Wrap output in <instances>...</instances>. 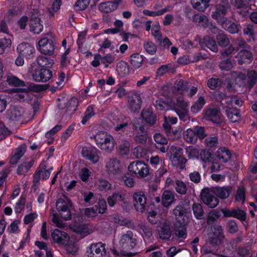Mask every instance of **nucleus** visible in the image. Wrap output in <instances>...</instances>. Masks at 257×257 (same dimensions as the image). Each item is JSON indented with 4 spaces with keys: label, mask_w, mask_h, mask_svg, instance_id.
<instances>
[{
    "label": "nucleus",
    "mask_w": 257,
    "mask_h": 257,
    "mask_svg": "<svg viewBox=\"0 0 257 257\" xmlns=\"http://www.w3.org/2000/svg\"><path fill=\"white\" fill-rule=\"evenodd\" d=\"M176 221L174 223L175 235L179 238L185 239L187 237L186 226L189 218L187 210L180 205L177 206L173 210Z\"/></svg>",
    "instance_id": "f257e3e1"
},
{
    "label": "nucleus",
    "mask_w": 257,
    "mask_h": 257,
    "mask_svg": "<svg viewBox=\"0 0 257 257\" xmlns=\"http://www.w3.org/2000/svg\"><path fill=\"white\" fill-rule=\"evenodd\" d=\"M94 138L97 146L106 152H111L114 147L115 142L113 137L105 132H99Z\"/></svg>",
    "instance_id": "f03ea898"
},
{
    "label": "nucleus",
    "mask_w": 257,
    "mask_h": 257,
    "mask_svg": "<svg viewBox=\"0 0 257 257\" xmlns=\"http://www.w3.org/2000/svg\"><path fill=\"white\" fill-rule=\"evenodd\" d=\"M237 79L241 83L242 87L250 90L257 83V72L253 70H249L246 74L239 72Z\"/></svg>",
    "instance_id": "7ed1b4c3"
},
{
    "label": "nucleus",
    "mask_w": 257,
    "mask_h": 257,
    "mask_svg": "<svg viewBox=\"0 0 257 257\" xmlns=\"http://www.w3.org/2000/svg\"><path fill=\"white\" fill-rule=\"evenodd\" d=\"M72 203L68 198L65 199L59 198L56 202V209L59 213L61 217L65 220H69L71 218V213L70 207H72Z\"/></svg>",
    "instance_id": "20e7f679"
},
{
    "label": "nucleus",
    "mask_w": 257,
    "mask_h": 257,
    "mask_svg": "<svg viewBox=\"0 0 257 257\" xmlns=\"http://www.w3.org/2000/svg\"><path fill=\"white\" fill-rule=\"evenodd\" d=\"M181 120L186 121L189 117L188 102L183 99L177 98L173 107Z\"/></svg>",
    "instance_id": "39448f33"
},
{
    "label": "nucleus",
    "mask_w": 257,
    "mask_h": 257,
    "mask_svg": "<svg viewBox=\"0 0 257 257\" xmlns=\"http://www.w3.org/2000/svg\"><path fill=\"white\" fill-rule=\"evenodd\" d=\"M88 257H109L105 244L99 242L91 244L86 251Z\"/></svg>",
    "instance_id": "423d86ee"
},
{
    "label": "nucleus",
    "mask_w": 257,
    "mask_h": 257,
    "mask_svg": "<svg viewBox=\"0 0 257 257\" xmlns=\"http://www.w3.org/2000/svg\"><path fill=\"white\" fill-rule=\"evenodd\" d=\"M72 230L84 237L96 231L98 229L97 225L86 223L76 224L71 227Z\"/></svg>",
    "instance_id": "0eeeda50"
},
{
    "label": "nucleus",
    "mask_w": 257,
    "mask_h": 257,
    "mask_svg": "<svg viewBox=\"0 0 257 257\" xmlns=\"http://www.w3.org/2000/svg\"><path fill=\"white\" fill-rule=\"evenodd\" d=\"M200 197L203 202L210 208L216 207L219 204L218 199L210 192L208 187L202 189Z\"/></svg>",
    "instance_id": "6e6552de"
},
{
    "label": "nucleus",
    "mask_w": 257,
    "mask_h": 257,
    "mask_svg": "<svg viewBox=\"0 0 257 257\" xmlns=\"http://www.w3.org/2000/svg\"><path fill=\"white\" fill-rule=\"evenodd\" d=\"M128 108L133 112H138L141 108L142 100L137 92L130 94L127 97Z\"/></svg>",
    "instance_id": "1a4fd4ad"
},
{
    "label": "nucleus",
    "mask_w": 257,
    "mask_h": 257,
    "mask_svg": "<svg viewBox=\"0 0 257 257\" xmlns=\"http://www.w3.org/2000/svg\"><path fill=\"white\" fill-rule=\"evenodd\" d=\"M119 243L123 249L131 250L136 245L137 240L134 237L133 232L131 231H127L122 235Z\"/></svg>",
    "instance_id": "9d476101"
},
{
    "label": "nucleus",
    "mask_w": 257,
    "mask_h": 257,
    "mask_svg": "<svg viewBox=\"0 0 257 257\" xmlns=\"http://www.w3.org/2000/svg\"><path fill=\"white\" fill-rule=\"evenodd\" d=\"M228 9V5L227 4H218L215 6V10L212 12V18L215 20L218 23H222L227 18L225 17Z\"/></svg>",
    "instance_id": "9b49d317"
},
{
    "label": "nucleus",
    "mask_w": 257,
    "mask_h": 257,
    "mask_svg": "<svg viewBox=\"0 0 257 257\" xmlns=\"http://www.w3.org/2000/svg\"><path fill=\"white\" fill-rule=\"evenodd\" d=\"M224 238L222 227L217 225L214 226L212 233L209 235V242L212 246H216L221 243Z\"/></svg>",
    "instance_id": "f8f14e48"
},
{
    "label": "nucleus",
    "mask_w": 257,
    "mask_h": 257,
    "mask_svg": "<svg viewBox=\"0 0 257 257\" xmlns=\"http://www.w3.org/2000/svg\"><path fill=\"white\" fill-rule=\"evenodd\" d=\"M51 237L55 243L62 246L66 245L70 239V237L66 232L57 229L52 232Z\"/></svg>",
    "instance_id": "ddd939ff"
},
{
    "label": "nucleus",
    "mask_w": 257,
    "mask_h": 257,
    "mask_svg": "<svg viewBox=\"0 0 257 257\" xmlns=\"http://www.w3.org/2000/svg\"><path fill=\"white\" fill-rule=\"evenodd\" d=\"M38 49L42 54L51 55L55 49L53 42L46 38H42L38 42Z\"/></svg>",
    "instance_id": "4468645a"
},
{
    "label": "nucleus",
    "mask_w": 257,
    "mask_h": 257,
    "mask_svg": "<svg viewBox=\"0 0 257 257\" xmlns=\"http://www.w3.org/2000/svg\"><path fill=\"white\" fill-rule=\"evenodd\" d=\"M99 152L95 148L91 147H83L82 149L81 154L82 156L95 164L99 161Z\"/></svg>",
    "instance_id": "2eb2a0df"
},
{
    "label": "nucleus",
    "mask_w": 257,
    "mask_h": 257,
    "mask_svg": "<svg viewBox=\"0 0 257 257\" xmlns=\"http://www.w3.org/2000/svg\"><path fill=\"white\" fill-rule=\"evenodd\" d=\"M128 170L138 178H142L144 177L145 163L142 161H134L128 165Z\"/></svg>",
    "instance_id": "dca6fc26"
},
{
    "label": "nucleus",
    "mask_w": 257,
    "mask_h": 257,
    "mask_svg": "<svg viewBox=\"0 0 257 257\" xmlns=\"http://www.w3.org/2000/svg\"><path fill=\"white\" fill-rule=\"evenodd\" d=\"M162 89L163 94L165 99L163 100L162 98H160L157 100L156 101V107L157 109L160 110H165L171 99L172 94L171 92L169 91V88L167 86H164Z\"/></svg>",
    "instance_id": "f3484780"
},
{
    "label": "nucleus",
    "mask_w": 257,
    "mask_h": 257,
    "mask_svg": "<svg viewBox=\"0 0 257 257\" xmlns=\"http://www.w3.org/2000/svg\"><path fill=\"white\" fill-rule=\"evenodd\" d=\"M24 108L20 106H11L7 110V117L14 121L20 120L24 116Z\"/></svg>",
    "instance_id": "a211bd4d"
},
{
    "label": "nucleus",
    "mask_w": 257,
    "mask_h": 257,
    "mask_svg": "<svg viewBox=\"0 0 257 257\" xmlns=\"http://www.w3.org/2000/svg\"><path fill=\"white\" fill-rule=\"evenodd\" d=\"M17 50L20 56L28 59L32 58L35 52L34 47L27 43H23L19 44Z\"/></svg>",
    "instance_id": "6ab92c4d"
},
{
    "label": "nucleus",
    "mask_w": 257,
    "mask_h": 257,
    "mask_svg": "<svg viewBox=\"0 0 257 257\" xmlns=\"http://www.w3.org/2000/svg\"><path fill=\"white\" fill-rule=\"evenodd\" d=\"M157 230L160 238L163 240H169L172 234L170 224L167 221L160 222Z\"/></svg>",
    "instance_id": "aec40b11"
},
{
    "label": "nucleus",
    "mask_w": 257,
    "mask_h": 257,
    "mask_svg": "<svg viewBox=\"0 0 257 257\" xmlns=\"http://www.w3.org/2000/svg\"><path fill=\"white\" fill-rule=\"evenodd\" d=\"M220 114V111L216 108H208L205 111L204 117L206 120L219 125L222 122Z\"/></svg>",
    "instance_id": "412c9836"
},
{
    "label": "nucleus",
    "mask_w": 257,
    "mask_h": 257,
    "mask_svg": "<svg viewBox=\"0 0 257 257\" xmlns=\"http://www.w3.org/2000/svg\"><path fill=\"white\" fill-rule=\"evenodd\" d=\"M222 213L225 217H234L241 221H244L246 219V212L239 208L233 209H225L222 210Z\"/></svg>",
    "instance_id": "4be33fe9"
},
{
    "label": "nucleus",
    "mask_w": 257,
    "mask_h": 257,
    "mask_svg": "<svg viewBox=\"0 0 257 257\" xmlns=\"http://www.w3.org/2000/svg\"><path fill=\"white\" fill-rule=\"evenodd\" d=\"M122 0H113L101 3L98 5L100 11L104 13H109L116 10Z\"/></svg>",
    "instance_id": "5701e85b"
},
{
    "label": "nucleus",
    "mask_w": 257,
    "mask_h": 257,
    "mask_svg": "<svg viewBox=\"0 0 257 257\" xmlns=\"http://www.w3.org/2000/svg\"><path fill=\"white\" fill-rule=\"evenodd\" d=\"M145 193L138 191L134 193L133 195L134 206L136 210L140 212L145 211Z\"/></svg>",
    "instance_id": "b1692460"
},
{
    "label": "nucleus",
    "mask_w": 257,
    "mask_h": 257,
    "mask_svg": "<svg viewBox=\"0 0 257 257\" xmlns=\"http://www.w3.org/2000/svg\"><path fill=\"white\" fill-rule=\"evenodd\" d=\"M52 76V72L47 69H41L35 70L33 74V78L38 82H46L50 80Z\"/></svg>",
    "instance_id": "393cba45"
},
{
    "label": "nucleus",
    "mask_w": 257,
    "mask_h": 257,
    "mask_svg": "<svg viewBox=\"0 0 257 257\" xmlns=\"http://www.w3.org/2000/svg\"><path fill=\"white\" fill-rule=\"evenodd\" d=\"M130 122V119L123 115L116 116L112 120L114 129L116 131L124 130Z\"/></svg>",
    "instance_id": "a878e982"
},
{
    "label": "nucleus",
    "mask_w": 257,
    "mask_h": 257,
    "mask_svg": "<svg viewBox=\"0 0 257 257\" xmlns=\"http://www.w3.org/2000/svg\"><path fill=\"white\" fill-rule=\"evenodd\" d=\"M232 191V187L229 185L217 186L214 188V193L216 196L223 200L227 199L231 194Z\"/></svg>",
    "instance_id": "bb28decb"
},
{
    "label": "nucleus",
    "mask_w": 257,
    "mask_h": 257,
    "mask_svg": "<svg viewBox=\"0 0 257 257\" xmlns=\"http://www.w3.org/2000/svg\"><path fill=\"white\" fill-rule=\"evenodd\" d=\"M201 47H206L213 52L218 51V46L214 39L210 36H205L199 42Z\"/></svg>",
    "instance_id": "cd10ccee"
},
{
    "label": "nucleus",
    "mask_w": 257,
    "mask_h": 257,
    "mask_svg": "<svg viewBox=\"0 0 257 257\" xmlns=\"http://www.w3.org/2000/svg\"><path fill=\"white\" fill-rule=\"evenodd\" d=\"M220 24L223 29L232 34L238 33L241 28L240 24H236L228 19Z\"/></svg>",
    "instance_id": "c85d7f7f"
},
{
    "label": "nucleus",
    "mask_w": 257,
    "mask_h": 257,
    "mask_svg": "<svg viewBox=\"0 0 257 257\" xmlns=\"http://www.w3.org/2000/svg\"><path fill=\"white\" fill-rule=\"evenodd\" d=\"M211 31L214 34H217L216 39L218 45L221 47H226L229 43V40L226 35L220 33L219 29L216 26H213Z\"/></svg>",
    "instance_id": "c756f323"
},
{
    "label": "nucleus",
    "mask_w": 257,
    "mask_h": 257,
    "mask_svg": "<svg viewBox=\"0 0 257 257\" xmlns=\"http://www.w3.org/2000/svg\"><path fill=\"white\" fill-rule=\"evenodd\" d=\"M106 168L109 174L115 175L121 172L120 162L116 159L109 160L106 164Z\"/></svg>",
    "instance_id": "7c9ffc66"
},
{
    "label": "nucleus",
    "mask_w": 257,
    "mask_h": 257,
    "mask_svg": "<svg viewBox=\"0 0 257 257\" xmlns=\"http://www.w3.org/2000/svg\"><path fill=\"white\" fill-rule=\"evenodd\" d=\"M236 57L239 65L249 63L252 60V54L249 51L242 50L239 52Z\"/></svg>",
    "instance_id": "2f4dec72"
},
{
    "label": "nucleus",
    "mask_w": 257,
    "mask_h": 257,
    "mask_svg": "<svg viewBox=\"0 0 257 257\" xmlns=\"http://www.w3.org/2000/svg\"><path fill=\"white\" fill-rule=\"evenodd\" d=\"M175 196L173 192L170 190H165L162 195V204L165 208H169L173 203Z\"/></svg>",
    "instance_id": "473e14b6"
},
{
    "label": "nucleus",
    "mask_w": 257,
    "mask_h": 257,
    "mask_svg": "<svg viewBox=\"0 0 257 257\" xmlns=\"http://www.w3.org/2000/svg\"><path fill=\"white\" fill-rule=\"evenodd\" d=\"M30 30L35 34L40 33L43 29V25L41 24V20L38 17H33L30 20Z\"/></svg>",
    "instance_id": "72a5a7b5"
},
{
    "label": "nucleus",
    "mask_w": 257,
    "mask_h": 257,
    "mask_svg": "<svg viewBox=\"0 0 257 257\" xmlns=\"http://www.w3.org/2000/svg\"><path fill=\"white\" fill-rule=\"evenodd\" d=\"M243 34L244 36L248 38L249 40L247 39L248 41H250L251 40L254 41L257 32L255 31L254 26L249 24L246 25L243 28Z\"/></svg>",
    "instance_id": "f704fd0d"
},
{
    "label": "nucleus",
    "mask_w": 257,
    "mask_h": 257,
    "mask_svg": "<svg viewBox=\"0 0 257 257\" xmlns=\"http://www.w3.org/2000/svg\"><path fill=\"white\" fill-rule=\"evenodd\" d=\"M206 103L205 100L203 96H200L198 99L193 103L191 106L190 111L193 114L198 113L203 107Z\"/></svg>",
    "instance_id": "c9c22d12"
},
{
    "label": "nucleus",
    "mask_w": 257,
    "mask_h": 257,
    "mask_svg": "<svg viewBox=\"0 0 257 257\" xmlns=\"http://www.w3.org/2000/svg\"><path fill=\"white\" fill-rule=\"evenodd\" d=\"M189 84V82L181 79L176 81L174 83V88L178 93H182L183 91H188Z\"/></svg>",
    "instance_id": "e433bc0d"
},
{
    "label": "nucleus",
    "mask_w": 257,
    "mask_h": 257,
    "mask_svg": "<svg viewBox=\"0 0 257 257\" xmlns=\"http://www.w3.org/2000/svg\"><path fill=\"white\" fill-rule=\"evenodd\" d=\"M34 162V160H31L30 162H26L21 163L18 166L17 168V174L20 175H25L33 165Z\"/></svg>",
    "instance_id": "4c0bfd02"
},
{
    "label": "nucleus",
    "mask_w": 257,
    "mask_h": 257,
    "mask_svg": "<svg viewBox=\"0 0 257 257\" xmlns=\"http://www.w3.org/2000/svg\"><path fill=\"white\" fill-rule=\"evenodd\" d=\"M183 149L173 146L169 149L170 159L172 162H174L178 158L183 156Z\"/></svg>",
    "instance_id": "58836bf2"
},
{
    "label": "nucleus",
    "mask_w": 257,
    "mask_h": 257,
    "mask_svg": "<svg viewBox=\"0 0 257 257\" xmlns=\"http://www.w3.org/2000/svg\"><path fill=\"white\" fill-rule=\"evenodd\" d=\"M209 2L206 0H191V3L193 7L200 12H204L209 7Z\"/></svg>",
    "instance_id": "ea45409f"
},
{
    "label": "nucleus",
    "mask_w": 257,
    "mask_h": 257,
    "mask_svg": "<svg viewBox=\"0 0 257 257\" xmlns=\"http://www.w3.org/2000/svg\"><path fill=\"white\" fill-rule=\"evenodd\" d=\"M184 140L188 143L194 144L197 142L194 130L189 128L184 132Z\"/></svg>",
    "instance_id": "a19ab883"
},
{
    "label": "nucleus",
    "mask_w": 257,
    "mask_h": 257,
    "mask_svg": "<svg viewBox=\"0 0 257 257\" xmlns=\"http://www.w3.org/2000/svg\"><path fill=\"white\" fill-rule=\"evenodd\" d=\"M219 63V67L222 70L229 71L230 70L233 66L234 61L233 59L231 58H223Z\"/></svg>",
    "instance_id": "79ce46f5"
},
{
    "label": "nucleus",
    "mask_w": 257,
    "mask_h": 257,
    "mask_svg": "<svg viewBox=\"0 0 257 257\" xmlns=\"http://www.w3.org/2000/svg\"><path fill=\"white\" fill-rule=\"evenodd\" d=\"M77 105V99L76 98H71L66 103V105L64 108L65 109V112L69 114H72L76 110Z\"/></svg>",
    "instance_id": "37998d69"
},
{
    "label": "nucleus",
    "mask_w": 257,
    "mask_h": 257,
    "mask_svg": "<svg viewBox=\"0 0 257 257\" xmlns=\"http://www.w3.org/2000/svg\"><path fill=\"white\" fill-rule=\"evenodd\" d=\"M235 200L237 202L244 203L246 200V190L243 186H239L236 190Z\"/></svg>",
    "instance_id": "c03bdc74"
},
{
    "label": "nucleus",
    "mask_w": 257,
    "mask_h": 257,
    "mask_svg": "<svg viewBox=\"0 0 257 257\" xmlns=\"http://www.w3.org/2000/svg\"><path fill=\"white\" fill-rule=\"evenodd\" d=\"M95 186L101 191H106L111 189V184L106 180L101 178L96 181Z\"/></svg>",
    "instance_id": "a18cd8bd"
},
{
    "label": "nucleus",
    "mask_w": 257,
    "mask_h": 257,
    "mask_svg": "<svg viewBox=\"0 0 257 257\" xmlns=\"http://www.w3.org/2000/svg\"><path fill=\"white\" fill-rule=\"evenodd\" d=\"M116 71L120 76L124 77L129 73V68L127 64L124 61L118 62L116 66Z\"/></svg>",
    "instance_id": "49530a36"
},
{
    "label": "nucleus",
    "mask_w": 257,
    "mask_h": 257,
    "mask_svg": "<svg viewBox=\"0 0 257 257\" xmlns=\"http://www.w3.org/2000/svg\"><path fill=\"white\" fill-rule=\"evenodd\" d=\"M143 61V56L139 54H134L131 56V63L136 69L139 68L141 66Z\"/></svg>",
    "instance_id": "de8ad7c7"
},
{
    "label": "nucleus",
    "mask_w": 257,
    "mask_h": 257,
    "mask_svg": "<svg viewBox=\"0 0 257 257\" xmlns=\"http://www.w3.org/2000/svg\"><path fill=\"white\" fill-rule=\"evenodd\" d=\"M192 210L194 216L197 219H202L204 212L202 205L198 203H194L192 205Z\"/></svg>",
    "instance_id": "09e8293b"
},
{
    "label": "nucleus",
    "mask_w": 257,
    "mask_h": 257,
    "mask_svg": "<svg viewBox=\"0 0 257 257\" xmlns=\"http://www.w3.org/2000/svg\"><path fill=\"white\" fill-rule=\"evenodd\" d=\"M220 152L218 155L220 160L224 163L228 162L231 157L230 151L226 147H223L220 149Z\"/></svg>",
    "instance_id": "8fccbe9b"
},
{
    "label": "nucleus",
    "mask_w": 257,
    "mask_h": 257,
    "mask_svg": "<svg viewBox=\"0 0 257 257\" xmlns=\"http://www.w3.org/2000/svg\"><path fill=\"white\" fill-rule=\"evenodd\" d=\"M38 64L41 67H51L53 64L54 62L52 59L48 57L39 56L37 59Z\"/></svg>",
    "instance_id": "3c124183"
},
{
    "label": "nucleus",
    "mask_w": 257,
    "mask_h": 257,
    "mask_svg": "<svg viewBox=\"0 0 257 257\" xmlns=\"http://www.w3.org/2000/svg\"><path fill=\"white\" fill-rule=\"evenodd\" d=\"M145 125V118L144 116V110L141 112V117L136 119L134 122L136 130L141 133H144Z\"/></svg>",
    "instance_id": "603ef678"
},
{
    "label": "nucleus",
    "mask_w": 257,
    "mask_h": 257,
    "mask_svg": "<svg viewBox=\"0 0 257 257\" xmlns=\"http://www.w3.org/2000/svg\"><path fill=\"white\" fill-rule=\"evenodd\" d=\"M7 82L9 84L15 86H23L25 85V82L23 81L10 74L7 76Z\"/></svg>",
    "instance_id": "864d4df0"
},
{
    "label": "nucleus",
    "mask_w": 257,
    "mask_h": 257,
    "mask_svg": "<svg viewBox=\"0 0 257 257\" xmlns=\"http://www.w3.org/2000/svg\"><path fill=\"white\" fill-rule=\"evenodd\" d=\"M192 20L195 23H202L204 27L208 26V20L204 15L194 14L192 16Z\"/></svg>",
    "instance_id": "5fc2aeb1"
},
{
    "label": "nucleus",
    "mask_w": 257,
    "mask_h": 257,
    "mask_svg": "<svg viewBox=\"0 0 257 257\" xmlns=\"http://www.w3.org/2000/svg\"><path fill=\"white\" fill-rule=\"evenodd\" d=\"M213 97L217 102H220L222 105L226 104V100L229 98L226 93L220 91H216L213 94Z\"/></svg>",
    "instance_id": "6e6d98bb"
},
{
    "label": "nucleus",
    "mask_w": 257,
    "mask_h": 257,
    "mask_svg": "<svg viewBox=\"0 0 257 257\" xmlns=\"http://www.w3.org/2000/svg\"><path fill=\"white\" fill-rule=\"evenodd\" d=\"M197 139L202 140L207 136L204 126L196 125L193 129Z\"/></svg>",
    "instance_id": "4d7b16f0"
},
{
    "label": "nucleus",
    "mask_w": 257,
    "mask_h": 257,
    "mask_svg": "<svg viewBox=\"0 0 257 257\" xmlns=\"http://www.w3.org/2000/svg\"><path fill=\"white\" fill-rule=\"evenodd\" d=\"M113 221L115 223H118L120 225L126 226L130 228L134 227V224L130 220L124 219L118 215H115L113 217Z\"/></svg>",
    "instance_id": "13d9d810"
},
{
    "label": "nucleus",
    "mask_w": 257,
    "mask_h": 257,
    "mask_svg": "<svg viewBox=\"0 0 257 257\" xmlns=\"http://www.w3.org/2000/svg\"><path fill=\"white\" fill-rule=\"evenodd\" d=\"M174 71V67L171 64H168L161 65L159 67L156 71L158 76H162L169 71Z\"/></svg>",
    "instance_id": "bf43d9fd"
},
{
    "label": "nucleus",
    "mask_w": 257,
    "mask_h": 257,
    "mask_svg": "<svg viewBox=\"0 0 257 257\" xmlns=\"http://www.w3.org/2000/svg\"><path fill=\"white\" fill-rule=\"evenodd\" d=\"M176 192L181 195H184L187 192V187L185 183L179 180H176L174 185Z\"/></svg>",
    "instance_id": "052dcab7"
},
{
    "label": "nucleus",
    "mask_w": 257,
    "mask_h": 257,
    "mask_svg": "<svg viewBox=\"0 0 257 257\" xmlns=\"http://www.w3.org/2000/svg\"><path fill=\"white\" fill-rule=\"evenodd\" d=\"M12 44L11 39L9 38H4L0 39V54L5 53L6 49L10 48Z\"/></svg>",
    "instance_id": "680f3d73"
},
{
    "label": "nucleus",
    "mask_w": 257,
    "mask_h": 257,
    "mask_svg": "<svg viewBox=\"0 0 257 257\" xmlns=\"http://www.w3.org/2000/svg\"><path fill=\"white\" fill-rule=\"evenodd\" d=\"M228 118L232 120L233 121H235L236 119H239L240 112L238 109H229L226 110Z\"/></svg>",
    "instance_id": "e2e57ef3"
},
{
    "label": "nucleus",
    "mask_w": 257,
    "mask_h": 257,
    "mask_svg": "<svg viewBox=\"0 0 257 257\" xmlns=\"http://www.w3.org/2000/svg\"><path fill=\"white\" fill-rule=\"evenodd\" d=\"M157 121V116L153 112H149L146 110V125L148 124L150 126L153 125Z\"/></svg>",
    "instance_id": "0e129e2a"
},
{
    "label": "nucleus",
    "mask_w": 257,
    "mask_h": 257,
    "mask_svg": "<svg viewBox=\"0 0 257 257\" xmlns=\"http://www.w3.org/2000/svg\"><path fill=\"white\" fill-rule=\"evenodd\" d=\"M159 218V215H158L156 211L154 210L149 212L147 215V219L152 224H157L158 222L160 223Z\"/></svg>",
    "instance_id": "69168bd1"
},
{
    "label": "nucleus",
    "mask_w": 257,
    "mask_h": 257,
    "mask_svg": "<svg viewBox=\"0 0 257 257\" xmlns=\"http://www.w3.org/2000/svg\"><path fill=\"white\" fill-rule=\"evenodd\" d=\"M94 115L95 113L93 111L92 107L91 106H88L84 112V116L81 121L82 123L83 124H86L87 121Z\"/></svg>",
    "instance_id": "338daca9"
},
{
    "label": "nucleus",
    "mask_w": 257,
    "mask_h": 257,
    "mask_svg": "<svg viewBox=\"0 0 257 257\" xmlns=\"http://www.w3.org/2000/svg\"><path fill=\"white\" fill-rule=\"evenodd\" d=\"M221 84V80L219 78H211L207 81V86L211 89H214Z\"/></svg>",
    "instance_id": "774afa93"
}]
</instances>
